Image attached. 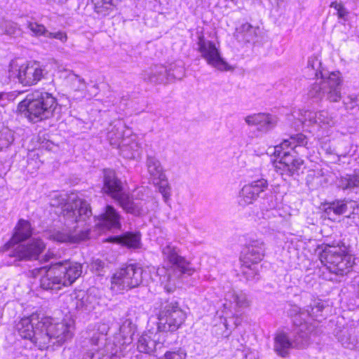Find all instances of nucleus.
<instances>
[{
	"label": "nucleus",
	"instance_id": "nucleus-29",
	"mask_svg": "<svg viewBox=\"0 0 359 359\" xmlns=\"http://www.w3.org/2000/svg\"><path fill=\"white\" fill-rule=\"evenodd\" d=\"M153 333L142 334L137 341V347L140 352L151 354L155 349L156 341Z\"/></svg>",
	"mask_w": 359,
	"mask_h": 359
},
{
	"label": "nucleus",
	"instance_id": "nucleus-43",
	"mask_svg": "<svg viewBox=\"0 0 359 359\" xmlns=\"http://www.w3.org/2000/svg\"><path fill=\"white\" fill-rule=\"evenodd\" d=\"M238 30L243 34V39L246 41H251L256 35V29L249 23L243 24Z\"/></svg>",
	"mask_w": 359,
	"mask_h": 359
},
{
	"label": "nucleus",
	"instance_id": "nucleus-45",
	"mask_svg": "<svg viewBox=\"0 0 359 359\" xmlns=\"http://www.w3.org/2000/svg\"><path fill=\"white\" fill-rule=\"evenodd\" d=\"M303 163L304 161L302 159L294 157V161H292V162L288 164V166H287L283 172H280V174L291 176L300 168Z\"/></svg>",
	"mask_w": 359,
	"mask_h": 359
},
{
	"label": "nucleus",
	"instance_id": "nucleus-15",
	"mask_svg": "<svg viewBox=\"0 0 359 359\" xmlns=\"http://www.w3.org/2000/svg\"><path fill=\"white\" fill-rule=\"evenodd\" d=\"M269 187L267 180L260 178L245 184L238 192V203L242 207L253 204Z\"/></svg>",
	"mask_w": 359,
	"mask_h": 359
},
{
	"label": "nucleus",
	"instance_id": "nucleus-31",
	"mask_svg": "<svg viewBox=\"0 0 359 359\" xmlns=\"http://www.w3.org/2000/svg\"><path fill=\"white\" fill-rule=\"evenodd\" d=\"M347 210V203L345 200H336L327 204L325 208V214L332 220L335 219L336 216H339Z\"/></svg>",
	"mask_w": 359,
	"mask_h": 359
},
{
	"label": "nucleus",
	"instance_id": "nucleus-18",
	"mask_svg": "<svg viewBox=\"0 0 359 359\" xmlns=\"http://www.w3.org/2000/svg\"><path fill=\"white\" fill-rule=\"evenodd\" d=\"M37 271L43 274L40 279V285L43 290H58L65 286L60 270L57 269L55 263L52 264L48 269L43 267Z\"/></svg>",
	"mask_w": 359,
	"mask_h": 359
},
{
	"label": "nucleus",
	"instance_id": "nucleus-12",
	"mask_svg": "<svg viewBox=\"0 0 359 359\" xmlns=\"http://www.w3.org/2000/svg\"><path fill=\"white\" fill-rule=\"evenodd\" d=\"M300 121L303 125L316 124L318 126L316 135L319 139L328 137L330 135V128L335 126L337 123L335 117L325 110L318 112L304 111L301 114Z\"/></svg>",
	"mask_w": 359,
	"mask_h": 359
},
{
	"label": "nucleus",
	"instance_id": "nucleus-11",
	"mask_svg": "<svg viewBox=\"0 0 359 359\" xmlns=\"http://www.w3.org/2000/svg\"><path fill=\"white\" fill-rule=\"evenodd\" d=\"M9 72L11 77L16 78L25 86L37 84L48 74L45 66L36 61L29 62L15 69L12 68Z\"/></svg>",
	"mask_w": 359,
	"mask_h": 359
},
{
	"label": "nucleus",
	"instance_id": "nucleus-19",
	"mask_svg": "<svg viewBox=\"0 0 359 359\" xmlns=\"http://www.w3.org/2000/svg\"><path fill=\"white\" fill-rule=\"evenodd\" d=\"M70 309H75L81 312H90L93 311L97 304L95 296L89 294L84 290H76L69 297Z\"/></svg>",
	"mask_w": 359,
	"mask_h": 359
},
{
	"label": "nucleus",
	"instance_id": "nucleus-39",
	"mask_svg": "<svg viewBox=\"0 0 359 359\" xmlns=\"http://www.w3.org/2000/svg\"><path fill=\"white\" fill-rule=\"evenodd\" d=\"M67 79L71 82V89L74 91H83L86 88L84 79L76 74L69 73Z\"/></svg>",
	"mask_w": 359,
	"mask_h": 359
},
{
	"label": "nucleus",
	"instance_id": "nucleus-48",
	"mask_svg": "<svg viewBox=\"0 0 359 359\" xmlns=\"http://www.w3.org/2000/svg\"><path fill=\"white\" fill-rule=\"evenodd\" d=\"M186 353L177 350L175 351H167L165 353L162 359H186Z\"/></svg>",
	"mask_w": 359,
	"mask_h": 359
},
{
	"label": "nucleus",
	"instance_id": "nucleus-22",
	"mask_svg": "<svg viewBox=\"0 0 359 359\" xmlns=\"http://www.w3.org/2000/svg\"><path fill=\"white\" fill-rule=\"evenodd\" d=\"M121 216L115 208L111 205L105 208L104 212L95 219L96 225L106 229H119Z\"/></svg>",
	"mask_w": 359,
	"mask_h": 359
},
{
	"label": "nucleus",
	"instance_id": "nucleus-20",
	"mask_svg": "<svg viewBox=\"0 0 359 359\" xmlns=\"http://www.w3.org/2000/svg\"><path fill=\"white\" fill-rule=\"evenodd\" d=\"M244 121L248 126L255 127L257 130L267 132L277 123L276 118L267 113H256L246 116Z\"/></svg>",
	"mask_w": 359,
	"mask_h": 359
},
{
	"label": "nucleus",
	"instance_id": "nucleus-44",
	"mask_svg": "<svg viewBox=\"0 0 359 359\" xmlns=\"http://www.w3.org/2000/svg\"><path fill=\"white\" fill-rule=\"evenodd\" d=\"M14 137L13 133L9 130H4L0 132V147L7 148L13 142Z\"/></svg>",
	"mask_w": 359,
	"mask_h": 359
},
{
	"label": "nucleus",
	"instance_id": "nucleus-10",
	"mask_svg": "<svg viewBox=\"0 0 359 359\" xmlns=\"http://www.w3.org/2000/svg\"><path fill=\"white\" fill-rule=\"evenodd\" d=\"M185 312L177 302L167 304L158 315V330L160 332H175L184 323Z\"/></svg>",
	"mask_w": 359,
	"mask_h": 359
},
{
	"label": "nucleus",
	"instance_id": "nucleus-52",
	"mask_svg": "<svg viewBox=\"0 0 359 359\" xmlns=\"http://www.w3.org/2000/svg\"><path fill=\"white\" fill-rule=\"evenodd\" d=\"M114 358V354L113 353H107V354H104V353H102V355L101 356H98V359H112Z\"/></svg>",
	"mask_w": 359,
	"mask_h": 359
},
{
	"label": "nucleus",
	"instance_id": "nucleus-24",
	"mask_svg": "<svg viewBox=\"0 0 359 359\" xmlns=\"http://www.w3.org/2000/svg\"><path fill=\"white\" fill-rule=\"evenodd\" d=\"M121 146L119 147L121 155L126 158H135L139 155L140 144L137 142L135 136L123 139Z\"/></svg>",
	"mask_w": 359,
	"mask_h": 359
},
{
	"label": "nucleus",
	"instance_id": "nucleus-34",
	"mask_svg": "<svg viewBox=\"0 0 359 359\" xmlns=\"http://www.w3.org/2000/svg\"><path fill=\"white\" fill-rule=\"evenodd\" d=\"M323 302L318 299H315L311 301L309 305L306 306V312L307 316L319 320L318 318L321 317L323 310L324 309Z\"/></svg>",
	"mask_w": 359,
	"mask_h": 359
},
{
	"label": "nucleus",
	"instance_id": "nucleus-41",
	"mask_svg": "<svg viewBox=\"0 0 359 359\" xmlns=\"http://www.w3.org/2000/svg\"><path fill=\"white\" fill-rule=\"evenodd\" d=\"M154 184L158 187L159 192L162 194L165 201L170 199L171 188L168 184L166 176L163 180H157Z\"/></svg>",
	"mask_w": 359,
	"mask_h": 359
},
{
	"label": "nucleus",
	"instance_id": "nucleus-38",
	"mask_svg": "<svg viewBox=\"0 0 359 359\" xmlns=\"http://www.w3.org/2000/svg\"><path fill=\"white\" fill-rule=\"evenodd\" d=\"M26 27L30 31L32 36L39 37L43 36L46 37L48 30L42 24L36 22L27 21Z\"/></svg>",
	"mask_w": 359,
	"mask_h": 359
},
{
	"label": "nucleus",
	"instance_id": "nucleus-47",
	"mask_svg": "<svg viewBox=\"0 0 359 359\" xmlns=\"http://www.w3.org/2000/svg\"><path fill=\"white\" fill-rule=\"evenodd\" d=\"M330 7L334 8L337 11V14L339 18L345 20L348 15V11L341 3L337 1L332 2Z\"/></svg>",
	"mask_w": 359,
	"mask_h": 359
},
{
	"label": "nucleus",
	"instance_id": "nucleus-3",
	"mask_svg": "<svg viewBox=\"0 0 359 359\" xmlns=\"http://www.w3.org/2000/svg\"><path fill=\"white\" fill-rule=\"evenodd\" d=\"M161 252L163 259L175 267L161 268L157 270L161 285L166 292H172L176 288L178 277L182 274L191 276L195 269L190 262L180 255L179 249L171 243L167 242L165 245H162Z\"/></svg>",
	"mask_w": 359,
	"mask_h": 359
},
{
	"label": "nucleus",
	"instance_id": "nucleus-60",
	"mask_svg": "<svg viewBox=\"0 0 359 359\" xmlns=\"http://www.w3.org/2000/svg\"><path fill=\"white\" fill-rule=\"evenodd\" d=\"M2 149V148L0 147V151Z\"/></svg>",
	"mask_w": 359,
	"mask_h": 359
},
{
	"label": "nucleus",
	"instance_id": "nucleus-9",
	"mask_svg": "<svg viewBox=\"0 0 359 359\" xmlns=\"http://www.w3.org/2000/svg\"><path fill=\"white\" fill-rule=\"evenodd\" d=\"M143 271V269L136 264L119 269L111 277V290L118 292L138 287L142 283Z\"/></svg>",
	"mask_w": 359,
	"mask_h": 359
},
{
	"label": "nucleus",
	"instance_id": "nucleus-59",
	"mask_svg": "<svg viewBox=\"0 0 359 359\" xmlns=\"http://www.w3.org/2000/svg\"><path fill=\"white\" fill-rule=\"evenodd\" d=\"M97 351V349L92 348L91 351Z\"/></svg>",
	"mask_w": 359,
	"mask_h": 359
},
{
	"label": "nucleus",
	"instance_id": "nucleus-14",
	"mask_svg": "<svg viewBox=\"0 0 359 359\" xmlns=\"http://www.w3.org/2000/svg\"><path fill=\"white\" fill-rule=\"evenodd\" d=\"M45 248L46 245L42 240L34 238L26 245L16 246L13 250L9 251L7 255L14 259L13 261L10 262V264H14L18 261L35 260L39 258Z\"/></svg>",
	"mask_w": 359,
	"mask_h": 359
},
{
	"label": "nucleus",
	"instance_id": "nucleus-27",
	"mask_svg": "<svg viewBox=\"0 0 359 359\" xmlns=\"http://www.w3.org/2000/svg\"><path fill=\"white\" fill-rule=\"evenodd\" d=\"M308 144V140L306 137L302 134L299 133L294 136H291L290 139L283 140L279 146L276 147V152H279V155H280V151L279 149H285L287 147H291L292 149H295L297 148H304Z\"/></svg>",
	"mask_w": 359,
	"mask_h": 359
},
{
	"label": "nucleus",
	"instance_id": "nucleus-5",
	"mask_svg": "<svg viewBox=\"0 0 359 359\" xmlns=\"http://www.w3.org/2000/svg\"><path fill=\"white\" fill-rule=\"evenodd\" d=\"M102 189L104 193L117 201L123 209L128 213L141 215L148 211L147 208H144V203L142 201L132 199L129 194L123 191L122 182L112 170H104Z\"/></svg>",
	"mask_w": 359,
	"mask_h": 359
},
{
	"label": "nucleus",
	"instance_id": "nucleus-36",
	"mask_svg": "<svg viewBox=\"0 0 359 359\" xmlns=\"http://www.w3.org/2000/svg\"><path fill=\"white\" fill-rule=\"evenodd\" d=\"M226 297L233 300V302L236 304L238 307L240 308H247L250 305V301L248 299L246 294L243 292L242 291L236 292L231 291L229 292Z\"/></svg>",
	"mask_w": 359,
	"mask_h": 359
},
{
	"label": "nucleus",
	"instance_id": "nucleus-46",
	"mask_svg": "<svg viewBox=\"0 0 359 359\" xmlns=\"http://www.w3.org/2000/svg\"><path fill=\"white\" fill-rule=\"evenodd\" d=\"M243 274L248 280H254L255 279L256 276H258L257 265L250 264V266H247L243 264Z\"/></svg>",
	"mask_w": 359,
	"mask_h": 359
},
{
	"label": "nucleus",
	"instance_id": "nucleus-57",
	"mask_svg": "<svg viewBox=\"0 0 359 359\" xmlns=\"http://www.w3.org/2000/svg\"><path fill=\"white\" fill-rule=\"evenodd\" d=\"M127 133L129 135L130 133V131L129 130H127Z\"/></svg>",
	"mask_w": 359,
	"mask_h": 359
},
{
	"label": "nucleus",
	"instance_id": "nucleus-4",
	"mask_svg": "<svg viewBox=\"0 0 359 359\" xmlns=\"http://www.w3.org/2000/svg\"><path fill=\"white\" fill-rule=\"evenodd\" d=\"M57 106V100L51 93L37 90L20 102L18 109L31 121L36 122L52 117Z\"/></svg>",
	"mask_w": 359,
	"mask_h": 359
},
{
	"label": "nucleus",
	"instance_id": "nucleus-32",
	"mask_svg": "<svg viewBox=\"0 0 359 359\" xmlns=\"http://www.w3.org/2000/svg\"><path fill=\"white\" fill-rule=\"evenodd\" d=\"M336 185L342 190H351L359 188V175H346L336 179Z\"/></svg>",
	"mask_w": 359,
	"mask_h": 359
},
{
	"label": "nucleus",
	"instance_id": "nucleus-25",
	"mask_svg": "<svg viewBox=\"0 0 359 359\" xmlns=\"http://www.w3.org/2000/svg\"><path fill=\"white\" fill-rule=\"evenodd\" d=\"M146 165L153 182H155L157 180H163L166 176L160 161L156 156L148 155Z\"/></svg>",
	"mask_w": 359,
	"mask_h": 359
},
{
	"label": "nucleus",
	"instance_id": "nucleus-1",
	"mask_svg": "<svg viewBox=\"0 0 359 359\" xmlns=\"http://www.w3.org/2000/svg\"><path fill=\"white\" fill-rule=\"evenodd\" d=\"M16 330L22 338L29 340L39 349L62 345L74 334L72 320L39 317L37 314L22 318L16 324Z\"/></svg>",
	"mask_w": 359,
	"mask_h": 359
},
{
	"label": "nucleus",
	"instance_id": "nucleus-13",
	"mask_svg": "<svg viewBox=\"0 0 359 359\" xmlns=\"http://www.w3.org/2000/svg\"><path fill=\"white\" fill-rule=\"evenodd\" d=\"M197 45L198 51L208 65L221 71L229 69L228 64L222 56L219 43H215L206 39L203 36H200Z\"/></svg>",
	"mask_w": 359,
	"mask_h": 359
},
{
	"label": "nucleus",
	"instance_id": "nucleus-54",
	"mask_svg": "<svg viewBox=\"0 0 359 359\" xmlns=\"http://www.w3.org/2000/svg\"><path fill=\"white\" fill-rule=\"evenodd\" d=\"M357 294H358V297H359V280H358V286H357Z\"/></svg>",
	"mask_w": 359,
	"mask_h": 359
},
{
	"label": "nucleus",
	"instance_id": "nucleus-33",
	"mask_svg": "<svg viewBox=\"0 0 359 359\" xmlns=\"http://www.w3.org/2000/svg\"><path fill=\"white\" fill-rule=\"evenodd\" d=\"M94 11L102 16L108 15L116 6L118 0H91Z\"/></svg>",
	"mask_w": 359,
	"mask_h": 359
},
{
	"label": "nucleus",
	"instance_id": "nucleus-7",
	"mask_svg": "<svg viewBox=\"0 0 359 359\" xmlns=\"http://www.w3.org/2000/svg\"><path fill=\"white\" fill-rule=\"evenodd\" d=\"M320 259L332 273L344 276L351 271L355 259L346 246L326 247L320 255Z\"/></svg>",
	"mask_w": 359,
	"mask_h": 359
},
{
	"label": "nucleus",
	"instance_id": "nucleus-53",
	"mask_svg": "<svg viewBox=\"0 0 359 359\" xmlns=\"http://www.w3.org/2000/svg\"><path fill=\"white\" fill-rule=\"evenodd\" d=\"M53 257V253L50 252V251H48L45 255L43 259H44L45 262H48V261H49Z\"/></svg>",
	"mask_w": 359,
	"mask_h": 359
},
{
	"label": "nucleus",
	"instance_id": "nucleus-49",
	"mask_svg": "<svg viewBox=\"0 0 359 359\" xmlns=\"http://www.w3.org/2000/svg\"><path fill=\"white\" fill-rule=\"evenodd\" d=\"M46 37L48 39H57L62 43H66L68 39L67 33L62 31H58L57 32H50L48 30Z\"/></svg>",
	"mask_w": 359,
	"mask_h": 359
},
{
	"label": "nucleus",
	"instance_id": "nucleus-28",
	"mask_svg": "<svg viewBox=\"0 0 359 359\" xmlns=\"http://www.w3.org/2000/svg\"><path fill=\"white\" fill-rule=\"evenodd\" d=\"M109 241H116L131 248H139L141 245V236L138 232H127L121 236L110 238Z\"/></svg>",
	"mask_w": 359,
	"mask_h": 359
},
{
	"label": "nucleus",
	"instance_id": "nucleus-2",
	"mask_svg": "<svg viewBox=\"0 0 359 359\" xmlns=\"http://www.w3.org/2000/svg\"><path fill=\"white\" fill-rule=\"evenodd\" d=\"M320 61L316 57L308 60L307 68L313 72L317 81L309 90V95L312 98L322 100L326 97L332 102H339L341 99V79L339 72L326 73L319 70Z\"/></svg>",
	"mask_w": 359,
	"mask_h": 359
},
{
	"label": "nucleus",
	"instance_id": "nucleus-55",
	"mask_svg": "<svg viewBox=\"0 0 359 359\" xmlns=\"http://www.w3.org/2000/svg\"><path fill=\"white\" fill-rule=\"evenodd\" d=\"M3 95H4V94L2 93H0V100H1Z\"/></svg>",
	"mask_w": 359,
	"mask_h": 359
},
{
	"label": "nucleus",
	"instance_id": "nucleus-35",
	"mask_svg": "<svg viewBox=\"0 0 359 359\" xmlns=\"http://www.w3.org/2000/svg\"><path fill=\"white\" fill-rule=\"evenodd\" d=\"M97 331L95 332L90 337V341L92 345L99 346L103 344L105 339V335L107 334L109 327L104 323H100L96 325Z\"/></svg>",
	"mask_w": 359,
	"mask_h": 359
},
{
	"label": "nucleus",
	"instance_id": "nucleus-56",
	"mask_svg": "<svg viewBox=\"0 0 359 359\" xmlns=\"http://www.w3.org/2000/svg\"><path fill=\"white\" fill-rule=\"evenodd\" d=\"M95 353H91V355L90 356V358H93L94 356Z\"/></svg>",
	"mask_w": 359,
	"mask_h": 359
},
{
	"label": "nucleus",
	"instance_id": "nucleus-6",
	"mask_svg": "<svg viewBox=\"0 0 359 359\" xmlns=\"http://www.w3.org/2000/svg\"><path fill=\"white\" fill-rule=\"evenodd\" d=\"M50 204L53 207H61V214L67 225L78 221V215L80 218L86 219L92 215L89 204L74 194H55L51 198Z\"/></svg>",
	"mask_w": 359,
	"mask_h": 359
},
{
	"label": "nucleus",
	"instance_id": "nucleus-8",
	"mask_svg": "<svg viewBox=\"0 0 359 359\" xmlns=\"http://www.w3.org/2000/svg\"><path fill=\"white\" fill-rule=\"evenodd\" d=\"M305 315L304 312H300L299 315L294 316V324L299 327L296 331L297 335L293 341H291L288 336L284 332L278 333L274 338V351L281 357H286L289 354V351L294 348H304L309 343V334L311 331V327H309L306 323L300 322L301 316Z\"/></svg>",
	"mask_w": 359,
	"mask_h": 359
},
{
	"label": "nucleus",
	"instance_id": "nucleus-26",
	"mask_svg": "<svg viewBox=\"0 0 359 359\" xmlns=\"http://www.w3.org/2000/svg\"><path fill=\"white\" fill-rule=\"evenodd\" d=\"M167 69L163 65H155L144 71L142 79L150 83H158L163 82L166 76Z\"/></svg>",
	"mask_w": 359,
	"mask_h": 359
},
{
	"label": "nucleus",
	"instance_id": "nucleus-42",
	"mask_svg": "<svg viewBox=\"0 0 359 359\" xmlns=\"http://www.w3.org/2000/svg\"><path fill=\"white\" fill-rule=\"evenodd\" d=\"M294 156L288 151H283L280 160L275 163V168L277 172H283L288 164L294 161Z\"/></svg>",
	"mask_w": 359,
	"mask_h": 359
},
{
	"label": "nucleus",
	"instance_id": "nucleus-30",
	"mask_svg": "<svg viewBox=\"0 0 359 359\" xmlns=\"http://www.w3.org/2000/svg\"><path fill=\"white\" fill-rule=\"evenodd\" d=\"M126 128V126L122 121H118L114 126L108 134V137L111 145L118 148L121 146L123 139H127V137H125Z\"/></svg>",
	"mask_w": 359,
	"mask_h": 359
},
{
	"label": "nucleus",
	"instance_id": "nucleus-37",
	"mask_svg": "<svg viewBox=\"0 0 359 359\" xmlns=\"http://www.w3.org/2000/svg\"><path fill=\"white\" fill-rule=\"evenodd\" d=\"M306 182L311 190H315L323 186L325 178L318 172L311 171L307 175Z\"/></svg>",
	"mask_w": 359,
	"mask_h": 359
},
{
	"label": "nucleus",
	"instance_id": "nucleus-21",
	"mask_svg": "<svg viewBox=\"0 0 359 359\" xmlns=\"http://www.w3.org/2000/svg\"><path fill=\"white\" fill-rule=\"evenodd\" d=\"M57 269L60 270L61 278L65 286L72 285L82 273V266L76 262H70L65 260L55 263Z\"/></svg>",
	"mask_w": 359,
	"mask_h": 359
},
{
	"label": "nucleus",
	"instance_id": "nucleus-16",
	"mask_svg": "<svg viewBox=\"0 0 359 359\" xmlns=\"http://www.w3.org/2000/svg\"><path fill=\"white\" fill-rule=\"evenodd\" d=\"M86 219L80 218L78 215V221L67 225L65 219H64V223L67 226V229L54 233L52 235L53 239L58 243H77L87 239L89 236V231L88 229L79 231L77 229L79 226L74 225L76 223L83 222Z\"/></svg>",
	"mask_w": 359,
	"mask_h": 359
},
{
	"label": "nucleus",
	"instance_id": "nucleus-23",
	"mask_svg": "<svg viewBox=\"0 0 359 359\" xmlns=\"http://www.w3.org/2000/svg\"><path fill=\"white\" fill-rule=\"evenodd\" d=\"M32 233V229L30 223L27 220L23 219H20L15 227V232L12 238L4 246V250L9 251L12 245L29 238Z\"/></svg>",
	"mask_w": 359,
	"mask_h": 359
},
{
	"label": "nucleus",
	"instance_id": "nucleus-51",
	"mask_svg": "<svg viewBox=\"0 0 359 359\" xmlns=\"http://www.w3.org/2000/svg\"><path fill=\"white\" fill-rule=\"evenodd\" d=\"M98 92V88L97 85H93L91 88V92L88 90V95L93 96L95 95Z\"/></svg>",
	"mask_w": 359,
	"mask_h": 359
},
{
	"label": "nucleus",
	"instance_id": "nucleus-58",
	"mask_svg": "<svg viewBox=\"0 0 359 359\" xmlns=\"http://www.w3.org/2000/svg\"><path fill=\"white\" fill-rule=\"evenodd\" d=\"M124 328V325L121 327V330H123Z\"/></svg>",
	"mask_w": 359,
	"mask_h": 359
},
{
	"label": "nucleus",
	"instance_id": "nucleus-50",
	"mask_svg": "<svg viewBox=\"0 0 359 359\" xmlns=\"http://www.w3.org/2000/svg\"><path fill=\"white\" fill-rule=\"evenodd\" d=\"M344 105L347 110L353 109L358 105V98L355 96L350 95L344 100Z\"/></svg>",
	"mask_w": 359,
	"mask_h": 359
},
{
	"label": "nucleus",
	"instance_id": "nucleus-17",
	"mask_svg": "<svg viewBox=\"0 0 359 359\" xmlns=\"http://www.w3.org/2000/svg\"><path fill=\"white\" fill-rule=\"evenodd\" d=\"M265 245L262 240H250L246 245L242 257L244 266L257 265L264 257Z\"/></svg>",
	"mask_w": 359,
	"mask_h": 359
},
{
	"label": "nucleus",
	"instance_id": "nucleus-40",
	"mask_svg": "<svg viewBox=\"0 0 359 359\" xmlns=\"http://www.w3.org/2000/svg\"><path fill=\"white\" fill-rule=\"evenodd\" d=\"M1 28L4 31L5 34L17 36L20 34L21 30L18 25L12 21L4 20L1 23Z\"/></svg>",
	"mask_w": 359,
	"mask_h": 359
}]
</instances>
